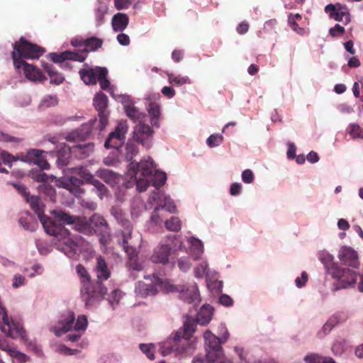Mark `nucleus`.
I'll return each instance as SVG.
<instances>
[{
	"instance_id": "1",
	"label": "nucleus",
	"mask_w": 363,
	"mask_h": 363,
	"mask_svg": "<svg viewBox=\"0 0 363 363\" xmlns=\"http://www.w3.org/2000/svg\"><path fill=\"white\" fill-rule=\"evenodd\" d=\"M127 177L130 179L128 188L136 185L137 190L144 191L151 183L155 188L163 186L167 180L166 174L157 170L152 160L131 161L128 165Z\"/></svg>"
},
{
	"instance_id": "2",
	"label": "nucleus",
	"mask_w": 363,
	"mask_h": 363,
	"mask_svg": "<svg viewBox=\"0 0 363 363\" xmlns=\"http://www.w3.org/2000/svg\"><path fill=\"white\" fill-rule=\"evenodd\" d=\"M196 323L186 317L182 328L173 333L165 341L160 343V350L163 356L174 353L176 355L189 352L191 344L190 339L195 332Z\"/></svg>"
},
{
	"instance_id": "3",
	"label": "nucleus",
	"mask_w": 363,
	"mask_h": 363,
	"mask_svg": "<svg viewBox=\"0 0 363 363\" xmlns=\"http://www.w3.org/2000/svg\"><path fill=\"white\" fill-rule=\"evenodd\" d=\"M94 145L92 144H86L84 147L81 145H74L70 147L66 144H61L56 152H47L38 149H30L28 150L25 159H44L47 157H57V159H69L72 157V152H79L85 156H89L86 152H93ZM1 159H23L19 157H13L10 155L2 154Z\"/></svg>"
},
{
	"instance_id": "4",
	"label": "nucleus",
	"mask_w": 363,
	"mask_h": 363,
	"mask_svg": "<svg viewBox=\"0 0 363 363\" xmlns=\"http://www.w3.org/2000/svg\"><path fill=\"white\" fill-rule=\"evenodd\" d=\"M76 272L79 277L81 287V297L86 307H89L95 303L101 301L107 293V289L100 283L92 284L91 277L85 267L77 264Z\"/></svg>"
},
{
	"instance_id": "5",
	"label": "nucleus",
	"mask_w": 363,
	"mask_h": 363,
	"mask_svg": "<svg viewBox=\"0 0 363 363\" xmlns=\"http://www.w3.org/2000/svg\"><path fill=\"white\" fill-rule=\"evenodd\" d=\"M18 189L22 192L25 199L29 203L31 208L37 213L40 221L48 234L54 235L55 236H65L68 234V231L65 228L57 225L55 220H52L43 214L44 205L40 197L30 196L28 192L26 191V188L23 185L19 186Z\"/></svg>"
},
{
	"instance_id": "6",
	"label": "nucleus",
	"mask_w": 363,
	"mask_h": 363,
	"mask_svg": "<svg viewBox=\"0 0 363 363\" xmlns=\"http://www.w3.org/2000/svg\"><path fill=\"white\" fill-rule=\"evenodd\" d=\"M13 49L11 56L16 69L21 68L22 63L26 62L24 59H38L45 52L43 48L29 42L24 37L13 44Z\"/></svg>"
},
{
	"instance_id": "7",
	"label": "nucleus",
	"mask_w": 363,
	"mask_h": 363,
	"mask_svg": "<svg viewBox=\"0 0 363 363\" xmlns=\"http://www.w3.org/2000/svg\"><path fill=\"white\" fill-rule=\"evenodd\" d=\"M329 274L336 280L335 291L354 287L357 281V273L350 267L337 265L330 269Z\"/></svg>"
},
{
	"instance_id": "8",
	"label": "nucleus",
	"mask_w": 363,
	"mask_h": 363,
	"mask_svg": "<svg viewBox=\"0 0 363 363\" xmlns=\"http://www.w3.org/2000/svg\"><path fill=\"white\" fill-rule=\"evenodd\" d=\"M55 221L57 225H60L63 228V225L68 224L72 225L73 228L79 232L85 234H91V230L89 225V220H86L84 217L72 216L62 211H53Z\"/></svg>"
},
{
	"instance_id": "9",
	"label": "nucleus",
	"mask_w": 363,
	"mask_h": 363,
	"mask_svg": "<svg viewBox=\"0 0 363 363\" xmlns=\"http://www.w3.org/2000/svg\"><path fill=\"white\" fill-rule=\"evenodd\" d=\"M206 359L209 362H214L223 354L222 340L213 334L209 330L203 333Z\"/></svg>"
},
{
	"instance_id": "10",
	"label": "nucleus",
	"mask_w": 363,
	"mask_h": 363,
	"mask_svg": "<svg viewBox=\"0 0 363 363\" xmlns=\"http://www.w3.org/2000/svg\"><path fill=\"white\" fill-rule=\"evenodd\" d=\"M111 214L115 217L117 221L124 228V231L123 232V247L125 251V252L133 258L136 255L135 249L130 244V234H131V223L130 222L125 218L123 212L116 208H113L111 209Z\"/></svg>"
},
{
	"instance_id": "11",
	"label": "nucleus",
	"mask_w": 363,
	"mask_h": 363,
	"mask_svg": "<svg viewBox=\"0 0 363 363\" xmlns=\"http://www.w3.org/2000/svg\"><path fill=\"white\" fill-rule=\"evenodd\" d=\"M128 128V123L125 121H119L114 130L109 133L104 147L107 149H119L125 143Z\"/></svg>"
},
{
	"instance_id": "12",
	"label": "nucleus",
	"mask_w": 363,
	"mask_h": 363,
	"mask_svg": "<svg viewBox=\"0 0 363 363\" xmlns=\"http://www.w3.org/2000/svg\"><path fill=\"white\" fill-rule=\"evenodd\" d=\"M0 316L3 319L4 324L1 325V332L6 336L13 339L18 337H23L25 331L22 326L16 323L13 320L10 319L6 313V309L0 303Z\"/></svg>"
},
{
	"instance_id": "13",
	"label": "nucleus",
	"mask_w": 363,
	"mask_h": 363,
	"mask_svg": "<svg viewBox=\"0 0 363 363\" xmlns=\"http://www.w3.org/2000/svg\"><path fill=\"white\" fill-rule=\"evenodd\" d=\"M65 229L69 231L67 228ZM52 235L59 240L60 242V245H64L62 247L57 246V249L62 251L67 257L72 258L76 254L80 252L82 242L81 238H76L75 240H73L69 238V232H68V234L65 236Z\"/></svg>"
},
{
	"instance_id": "14",
	"label": "nucleus",
	"mask_w": 363,
	"mask_h": 363,
	"mask_svg": "<svg viewBox=\"0 0 363 363\" xmlns=\"http://www.w3.org/2000/svg\"><path fill=\"white\" fill-rule=\"evenodd\" d=\"M158 287L163 288L164 282L160 278L153 274L150 284L142 281H138L135 284V293L136 296L142 298L154 296L157 293Z\"/></svg>"
},
{
	"instance_id": "15",
	"label": "nucleus",
	"mask_w": 363,
	"mask_h": 363,
	"mask_svg": "<svg viewBox=\"0 0 363 363\" xmlns=\"http://www.w3.org/2000/svg\"><path fill=\"white\" fill-rule=\"evenodd\" d=\"M108 102L107 96L101 92L97 94L94 98L93 104L98 112L101 130L104 129L108 122Z\"/></svg>"
},
{
	"instance_id": "16",
	"label": "nucleus",
	"mask_w": 363,
	"mask_h": 363,
	"mask_svg": "<svg viewBox=\"0 0 363 363\" xmlns=\"http://www.w3.org/2000/svg\"><path fill=\"white\" fill-rule=\"evenodd\" d=\"M169 291L172 292H179L180 298L189 303H197L200 301L198 286L195 283L188 286L185 285H170Z\"/></svg>"
},
{
	"instance_id": "17",
	"label": "nucleus",
	"mask_w": 363,
	"mask_h": 363,
	"mask_svg": "<svg viewBox=\"0 0 363 363\" xmlns=\"http://www.w3.org/2000/svg\"><path fill=\"white\" fill-rule=\"evenodd\" d=\"M324 11L329 14L330 18H333L336 21H342L345 25L351 21L350 10L345 4L340 3L336 4H330L325 6Z\"/></svg>"
},
{
	"instance_id": "18",
	"label": "nucleus",
	"mask_w": 363,
	"mask_h": 363,
	"mask_svg": "<svg viewBox=\"0 0 363 363\" xmlns=\"http://www.w3.org/2000/svg\"><path fill=\"white\" fill-rule=\"evenodd\" d=\"M152 128L146 124L140 123L134 128V139L143 146L149 148L153 136Z\"/></svg>"
},
{
	"instance_id": "19",
	"label": "nucleus",
	"mask_w": 363,
	"mask_h": 363,
	"mask_svg": "<svg viewBox=\"0 0 363 363\" xmlns=\"http://www.w3.org/2000/svg\"><path fill=\"white\" fill-rule=\"evenodd\" d=\"M338 258L347 267L356 269L359 265L357 252L350 247H342L338 252Z\"/></svg>"
},
{
	"instance_id": "20",
	"label": "nucleus",
	"mask_w": 363,
	"mask_h": 363,
	"mask_svg": "<svg viewBox=\"0 0 363 363\" xmlns=\"http://www.w3.org/2000/svg\"><path fill=\"white\" fill-rule=\"evenodd\" d=\"M82 80L86 84H96L99 77H104L108 71L105 67H96L95 68L82 69L79 72Z\"/></svg>"
},
{
	"instance_id": "21",
	"label": "nucleus",
	"mask_w": 363,
	"mask_h": 363,
	"mask_svg": "<svg viewBox=\"0 0 363 363\" xmlns=\"http://www.w3.org/2000/svg\"><path fill=\"white\" fill-rule=\"evenodd\" d=\"M26 162L27 160H25ZM30 164L33 163L35 167L30 171L29 176L37 182H46L48 176L43 172L44 169H49L50 164L48 160H28Z\"/></svg>"
},
{
	"instance_id": "22",
	"label": "nucleus",
	"mask_w": 363,
	"mask_h": 363,
	"mask_svg": "<svg viewBox=\"0 0 363 363\" xmlns=\"http://www.w3.org/2000/svg\"><path fill=\"white\" fill-rule=\"evenodd\" d=\"M89 225L91 230V234L96 233L101 237L108 234V225L106 220L99 214H94L89 220Z\"/></svg>"
},
{
	"instance_id": "23",
	"label": "nucleus",
	"mask_w": 363,
	"mask_h": 363,
	"mask_svg": "<svg viewBox=\"0 0 363 363\" xmlns=\"http://www.w3.org/2000/svg\"><path fill=\"white\" fill-rule=\"evenodd\" d=\"M75 320L74 313L72 311H67L62 315L59 321L58 325L54 328L55 333L60 336L71 330Z\"/></svg>"
},
{
	"instance_id": "24",
	"label": "nucleus",
	"mask_w": 363,
	"mask_h": 363,
	"mask_svg": "<svg viewBox=\"0 0 363 363\" xmlns=\"http://www.w3.org/2000/svg\"><path fill=\"white\" fill-rule=\"evenodd\" d=\"M171 247L167 244H160L153 250L150 259L153 263L166 264L169 261Z\"/></svg>"
},
{
	"instance_id": "25",
	"label": "nucleus",
	"mask_w": 363,
	"mask_h": 363,
	"mask_svg": "<svg viewBox=\"0 0 363 363\" xmlns=\"http://www.w3.org/2000/svg\"><path fill=\"white\" fill-rule=\"evenodd\" d=\"M96 262L94 267L97 281L96 283H100L102 285V281L107 280L111 275V271L105 259L101 256H98L96 258Z\"/></svg>"
},
{
	"instance_id": "26",
	"label": "nucleus",
	"mask_w": 363,
	"mask_h": 363,
	"mask_svg": "<svg viewBox=\"0 0 363 363\" xmlns=\"http://www.w3.org/2000/svg\"><path fill=\"white\" fill-rule=\"evenodd\" d=\"M21 68H23L26 77L30 81L43 82L46 79L43 72L33 65L25 62L22 63Z\"/></svg>"
},
{
	"instance_id": "27",
	"label": "nucleus",
	"mask_w": 363,
	"mask_h": 363,
	"mask_svg": "<svg viewBox=\"0 0 363 363\" xmlns=\"http://www.w3.org/2000/svg\"><path fill=\"white\" fill-rule=\"evenodd\" d=\"M129 18L125 13H117L115 14L111 21L113 30L115 32H122L128 26Z\"/></svg>"
},
{
	"instance_id": "28",
	"label": "nucleus",
	"mask_w": 363,
	"mask_h": 363,
	"mask_svg": "<svg viewBox=\"0 0 363 363\" xmlns=\"http://www.w3.org/2000/svg\"><path fill=\"white\" fill-rule=\"evenodd\" d=\"M347 319V315L341 312L337 313L328 319L322 328V332L326 335L337 324L344 323Z\"/></svg>"
},
{
	"instance_id": "29",
	"label": "nucleus",
	"mask_w": 363,
	"mask_h": 363,
	"mask_svg": "<svg viewBox=\"0 0 363 363\" xmlns=\"http://www.w3.org/2000/svg\"><path fill=\"white\" fill-rule=\"evenodd\" d=\"M108 10V3L103 0H98L94 9V15L96 26H100L104 23L105 16Z\"/></svg>"
},
{
	"instance_id": "30",
	"label": "nucleus",
	"mask_w": 363,
	"mask_h": 363,
	"mask_svg": "<svg viewBox=\"0 0 363 363\" xmlns=\"http://www.w3.org/2000/svg\"><path fill=\"white\" fill-rule=\"evenodd\" d=\"M147 110L150 116V121L152 125L158 127L161 118L160 105L155 101H150Z\"/></svg>"
},
{
	"instance_id": "31",
	"label": "nucleus",
	"mask_w": 363,
	"mask_h": 363,
	"mask_svg": "<svg viewBox=\"0 0 363 363\" xmlns=\"http://www.w3.org/2000/svg\"><path fill=\"white\" fill-rule=\"evenodd\" d=\"M213 308L209 305L203 306L197 314L196 321L201 325L209 323L213 316Z\"/></svg>"
},
{
	"instance_id": "32",
	"label": "nucleus",
	"mask_w": 363,
	"mask_h": 363,
	"mask_svg": "<svg viewBox=\"0 0 363 363\" xmlns=\"http://www.w3.org/2000/svg\"><path fill=\"white\" fill-rule=\"evenodd\" d=\"M318 259L323 264L328 274L332 268L337 266V264L334 262V257L325 250L318 252Z\"/></svg>"
},
{
	"instance_id": "33",
	"label": "nucleus",
	"mask_w": 363,
	"mask_h": 363,
	"mask_svg": "<svg viewBox=\"0 0 363 363\" xmlns=\"http://www.w3.org/2000/svg\"><path fill=\"white\" fill-rule=\"evenodd\" d=\"M188 242L191 245V252L194 257V259H197L200 258L201 255L203 253V245L202 242L194 237H191L188 238Z\"/></svg>"
},
{
	"instance_id": "34",
	"label": "nucleus",
	"mask_w": 363,
	"mask_h": 363,
	"mask_svg": "<svg viewBox=\"0 0 363 363\" xmlns=\"http://www.w3.org/2000/svg\"><path fill=\"white\" fill-rule=\"evenodd\" d=\"M103 41L96 37H91L89 38H87L84 41V52H86V54L90 51H95L98 48H101L102 45Z\"/></svg>"
},
{
	"instance_id": "35",
	"label": "nucleus",
	"mask_w": 363,
	"mask_h": 363,
	"mask_svg": "<svg viewBox=\"0 0 363 363\" xmlns=\"http://www.w3.org/2000/svg\"><path fill=\"white\" fill-rule=\"evenodd\" d=\"M162 206L160 205L156 206L150 216V224L152 226L161 225L163 222L164 215L162 213Z\"/></svg>"
},
{
	"instance_id": "36",
	"label": "nucleus",
	"mask_w": 363,
	"mask_h": 363,
	"mask_svg": "<svg viewBox=\"0 0 363 363\" xmlns=\"http://www.w3.org/2000/svg\"><path fill=\"white\" fill-rule=\"evenodd\" d=\"M45 72L48 74L51 79V82L56 84H60L64 81V77L61 74H59L55 70L52 65H46L44 67Z\"/></svg>"
},
{
	"instance_id": "37",
	"label": "nucleus",
	"mask_w": 363,
	"mask_h": 363,
	"mask_svg": "<svg viewBox=\"0 0 363 363\" xmlns=\"http://www.w3.org/2000/svg\"><path fill=\"white\" fill-rule=\"evenodd\" d=\"M168 81L169 84L175 86H182L186 84L190 83V79L188 77L181 75H174V74H167Z\"/></svg>"
},
{
	"instance_id": "38",
	"label": "nucleus",
	"mask_w": 363,
	"mask_h": 363,
	"mask_svg": "<svg viewBox=\"0 0 363 363\" xmlns=\"http://www.w3.org/2000/svg\"><path fill=\"white\" fill-rule=\"evenodd\" d=\"M164 196H166L164 193L159 188H156L150 195L148 201L152 205L157 204V206H159L160 204L162 203Z\"/></svg>"
},
{
	"instance_id": "39",
	"label": "nucleus",
	"mask_w": 363,
	"mask_h": 363,
	"mask_svg": "<svg viewBox=\"0 0 363 363\" xmlns=\"http://www.w3.org/2000/svg\"><path fill=\"white\" fill-rule=\"evenodd\" d=\"M125 110L127 116L134 121H140L144 117V115L134 106H126Z\"/></svg>"
},
{
	"instance_id": "40",
	"label": "nucleus",
	"mask_w": 363,
	"mask_h": 363,
	"mask_svg": "<svg viewBox=\"0 0 363 363\" xmlns=\"http://www.w3.org/2000/svg\"><path fill=\"white\" fill-rule=\"evenodd\" d=\"M347 130L352 138L363 140V129L358 124L350 123Z\"/></svg>"
},
{
	"instance_id": "41",
	"label": "nucleus",
	"mask_w": 363,
	"mask_h": 363,
	"mask_svg": "<svg viewBox=\"0 0 363 363\" xmlns=\"http://www.w3.org/2000/svg\"><path fill=\"white\" fill-rule=\"evenodd\" d=\"M138 147L135 141H128L125 145L126 159H133L137 155Z\"/></svg>"
},
{
	"instance_id": "42",
	"label": "nucleus",
	"mask_w": 363,
	"mask_h": 363,
	"mask_svg": "<svg viewBox=\"0 0 363 363\" xmlns=\"http://www.w3.org/2000/svg\"><path fill=\"white\" fill-rule=\"evenodd\" d=\"M164 225L167 230L177 232L181 229V221L177 217H172L164 222Z\"/></svg>"
},
{
	"instance_id": "43",
	"label": "nucleus",
	"mask_w": 363,
	"mask_h": 363,
	"mask_svg": "<svg viewBox=\"0 0 363 363\" xmlns=\"http://www.w3.org/2000/svg\"><path fill=\"white\" fill-rule=\"evenodd\" d=\"M88 320L86 316L84 315H79L74 326V331H79L83 333L86 330Z\"/></svg>"
},
{
	"instance_id": "44",
	"label": "nucleus",
	"mask_w": 363,
	"mask_h": 363,
	"mask_svg": "<svg viewBox=\"0 0 363 363\" xmlns=\"http://www.w3.org/2000/svg\"><path fill=\"white\" fill-rule=\"evenodd\" d=\"M223 142V136L218 133L211 135L206 140V144L211 148L220 145Z\"/></svg>"
},
{
	"instance_id": "45",
	"label": "nucleus",
	"mask_w": 363,
	"mask_h": 363,
	"mask_svg": "<svg viewBox=\"0 0 363 363\" xmlns=\"http://www.w3.org/2000/svg\"><path fill=\"white\" fill-rule=\"evenodd\" d=\"M67 60H72L76 62H82L85 60L87 57V54L84 52V50L80 52H71L67 51Z\"/></svg>"
},
{
	"instance_id": "46",
	"label": "nucleus",
	"mask_w": 363,
	"mask_h": 363,
	"mask_svg": "<svg viewBox=\"0 0 363 363\" xmlns=\"http://www.w3.org/2000/svg\"><path fill=\"white\" fill-rule=\"evenodd\" d=\"M208 264L206 261L200 263L195 269H194V274L197 278H202L204 276L208 275Z\"/></svg>"
},
{
	"instance_id": "47",
	"label": "nucleus",
	"mask_w": 363,
	"mask_h": 363,
	"mask_svg": "<svg viewBox=\"0 0 363 363\" xmlns=\"http://www.w3.org/2000/svg\"><path fill=\"white\" fill-rule=\"evenodd\" d=\"M325 357L318 354L311 353L305 356L304 361L306 363H325L326 362Z\"/></svg>"
},
{
	"instance_id": "48",
	"label": "nucleus",
	"mask_w": 363,
	"mask_h": 363,
	"mask_svg": "<svg viewBox=\"0 0 363 363\" xmlns=\"http://www.w3.org/2000/svg\"><path fill=\"white\" fill-rule=\"evenodd\" d=\"M162 211L166 209L169 213H175L176 212V206L174 203V201L169 196H166L164 197V201L162 204Z\"/></svg>"
},
{
	"instance_id": "49",
	"label": "nucleus",
	"mask_w": 363,
	"mask_h": 363,
	"mask_svg": "<svg viewBox=\"0 0 363 363\" xmlns=\"http://www.w3.org/2000/svg\"><path fill=\"white\" fill-rule=\"evenodd\" d=\"M58 104V99L55 96H46L43 98L40 103V106L43 107H51L55 106Z\"/></svg>"
},
{
	"instance_id": "50",
	"label": "nucleus",
	"mask_w": 363,
	"mask_h": 363,
	"mask_svg": "<svg viewBox=\"0 0 363 363\" xmlns=\"http://www.w3.org/2000/svg\"><path fill=\"white\" fill-rule=\"evenodd\" d=\"M19 223L25 230L33 232L37 228V223L35 221L29 222L27 218H21Z\"/></svg>"
},
{
	"instance_id": "51",
	"label": "nucleus",
	"mask_w": 363,
	"mask_h": 363,
	"mask_svg": "<svg viewBox=\"0 0 363 363\" xmlns=\"http://www.w3.org/2000/svg\"><path fill=\"white\" fill-rule=\"evenodd\" d=\"M67 51L61 53L51 52L50 53V60L55 63H63L67 60Z\"/></svg>"
},
{
	"instance_id": "52",
	"label": "nucleus",
	"mask_w": 363,
	"mask_h": 363,
	"mask_svg": "<svg viewBox=\"0 0 363 363\" xmlns=\"http://www.w3.org/2000/svg\"><path fill=\"white\" fill-rule=\"evenodd\" d=\"M122 297V292L118 289H115L112 291L111 295L108 298L110 305L114 308L115 305H117Z\"/></svg>"
},
{
	"instance_id": "53",
	"label": "nucleus",
	"mask_w": 363,
	"mask_h": 363,
	"mask_svg": "<svg viewBox=\"0 0 363 363\" xmlns=\"http://www.w3.org/2000/svg\"><path fill=\"white\" fill-rule=\"evenodd\" d=\"M207 287L210 290H215L216 291H221L223 288V281L218 280H212L211 279H206Z\"/></svg>"
},
{
	"instance_id": "54",
	"label": "nucleus",
	"mask_w": 363,
	"mask_h": 363,
	"mask_svg": "<svg viewBox=\"0 0 363 363\" xmlns=\"http://www.w3.org/2000/svg\"><path fill=\"white\" fill-rule=\"evenodd\" d=\"M345 33V29L340 24H335L334 27L331 28L329 30V34L333 38H336L342 35Z\"/></svg>"
},
{
	"instance_id": "55",
	"label": "nucleus",
	"mask_w": 363,
	"mask_h": 363,
	"mask_svg": "<svg viewBox=\"0 0 363 363\" xmlns=\"http://www.w3.org/2000/svg\"><path fill=\"white\" fill-rule=\"evenodd\" d=\"M134 0H114V6L118 10L126 9L130 7Z\"/></svg>"
},
{
	"instance_id": "56",
	"label": "nucleus",
	"mask_w": 363,
	"mask_h": 363,
	"mask_svg": "<svg viewBox=\"0 0 363 363\" xmlns=\"http://www.w3.org/2000/svg\"><path fill=\"white\" fill-rule=\"evenodd\" d=\"M139 347L141 351L147 355V358L152 360L155 359V355L152 352L153 345L140 344Z\"/></svg>"
},
{
	"instance_id": "57",
	"label": "nucleus",
	"mask_w": 363,
	"mask_h": 363,
	"mask_svg": "<svg viewBox=\"0 0 363 363\" xmlns=\"http://www.w3.org/2000/svg\"><path fill=\"white\" fill-rule=\"evenodd\" d=\"M26 284V278L21 274H16L13 279L12 286L13 288H18Z\"/></svg>"
},
{
	"instance_id": "58",
	"label": "nucleus",
	"mask_w": 363,
	"mask_h": 363,
	"mask_svg": "<svg viewBox=\"0 0 363 363\" xmlns=\"http://www.w3.org/2000/svg\"><path fill=\"white\" fill-rule=\"evenodd\" d=\"M178 266L180 270L183 272H186L191 267V263L189 262V258L187 257H182L178 260Z\"/></svg>"
},
{
	"instance_id": "59",
	"label": "nucleus",
	"mask_w": 363,
	"mask_h": 363,
	"mask_svg": "<svg viewBox=\"0 0 363 363\" xmlns=\"http://www.w3.org/2000/svg\"><path fill=\"white\" fill-rule=\"evenodd\" d=\"M219 303L224 306L229 307L233 306V300L228 295L223 294L219 297Z\"/></svg>"
},
{
	"instance_id": "60",
	"label": "nucleus",
	"mask_w": 363,
	"mask_h": 363,
	"mask_svg": "<svg viewBox=\"0 0 363 363\" xmlns=\"http://www.w3.org/2000/svg\"><path fill=\"white\" fill-rule=\"evenodd\" d=\"M67 184H66V188L69 190H72L69 187V185L71 184L75 187H78L80 185L82 184V180L80 179H78L75 177H70L68 179H67Z\"/></svg>"
},
{
	"instance_id": "61",
	"label": "nucleus",
	"mask_w": 363,
	"mask_h": 363,
	"mask_svg": "<svg viewBox=\"0 0 363 363\" xmlns=\"http://www.w3.org/2000/svg\"><path fill=\"white\" fill-rule=\"evenodd\" d=\"M253 173L250 169H245L242 174V179L245 183L250 184L253 181Z\"/></svg>"
},
{
	"instance_id": "62",
	"label": "nucleus",
	"mask_w": 363,
	"mask_h": 363,
	"mask_svg": "<svg viewBox=\"0 0 363 363\" xmlns=\"http://www.w3.org/2000/svg\"><path fill=\"white\" fill-rule=\"evenodd\" d=\"M308 281V274L306 272L301 273V277H297L295 280L296 285L297 287L301 288L305 285Z\"/></svg>"
},
{
	"instance_id": "63",
	"label": "nucleus",
	"mask_w": 363,
	"mask_h": 363,
	"mask_svg": "<svg viewBox=\"0 0 363 363\" xmlns=\"http://www.w3.org/2000/svg\"><path fill=\"white\" fill-rule=\"evenodd\" d=\"M161 91L162 94L168 99L173 98L176 94L174 89L171 86H164Z\"/></svg>"
},
{
	"instance_id": "64",
	"label": "nucleus",
	"mask_w": 363,
	"mask_h": 363,
	"mask_svg": "<svg viewBox=\"0 0 363 363\" xmlns=\"http://www.w3.org/2000/svg\"><path fill=\"white\" fill-rule=\"evenodd\" d=\"M117 40L122 45H128L130 44V38L125 33H120L117 35Z\"/></svg>"
}]
</instances>
